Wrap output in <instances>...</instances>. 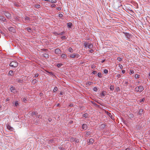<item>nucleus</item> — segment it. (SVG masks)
Segmentation results:
<instances>
[{
  "mask_svg": "<svg viewBox=\"0 0 150 150\" xmlns=\"http://www.w3.org/2000/svg\"><path fill=\"white\" fill-rule=\"evenodd\" d=\"M135 91L137 92H141L144 90V87L142 86H137L135 88Z\"/></svg>",
  "mask_w": 150,
  "mask_h": 150,
  "instance_id": "nucleus-1",
  "label": "nucleus"
},
{
  "mask_svg": "<svg viewBox=\"0 0 150 150\" xmlns=\"http://www.w3.org/2000/svg\"><path fill=\"white\" fill-rule=\"evenodd\" d=\"M84 45L86 48L92 49L93 47V44L88 43L86 42L84 43Z\"/></svg>",
  "mask_w": 150,
  "mask_h": 150,
  "instance_id": "nucleus-2",
  "label": "nucleus"
},
{
  "mask_svg": "<svg viewBox=\"0 0 150 150\" xmlns=\"http://www.w3.org/2000/svg\"><path fill=\"white\" fill-rule=\"evenodd\" d=\"M79 57V55L77 53H72L69 56V58H78Z\"/></svg>",
  "mask_w": 150,
  "mask_h": 150,
  "instance_id": "nucleus-3",
  "label": "nucleus"
},
{
  "mask_svg": "<svg viewBox=\"0 0 150 150\" xmlns=\"http://www.w3.org/2000/svg\"><path fill=\"white\" fill-rule=\"evenodd\" d=\"M18 65V63L14 61L11 62L10 64V66L12 67H16Z\"/></svg>",
  "mask_w": 150,
  "mask_h": 150,
  "instance_id": "nucleus-4",
  "label": "nucleus"
},
{
  "mask_svg": "<svg viewBox=\"0 0 150 150\" xmlns=\"http://www.w3.org/2000/svg\"><path fill=\"white\" fill-rule=\"evenodd\" d=\"M4 14L8 18H11V14L8 12H5Z\"/></svg>",
  "mask_w": 150,
  "mask_h": 150,
  "instance_id": "nucleus-5",
  "label": "nucleus"
},
{
  "mask_svg": "<svg viewBox=\"0 0 150 150\" xmlns=\"http://www.w3.org/2000/svg\"><path fill=\"white\" fill-rule=\"evenodd\" d=\"M70 141L71 142H76L78 143L79 142V140L78 139H76L74 137H72L70 139Z\"/></svg>",
  "mask_w": 150,
  "mask_h": 150,
  "instance_id": "nucleus-6",
  "label": "nucleus"
},
{
  "mask_svg": "<svg viewBox=\"0 0 150 150\" xmlns=\"http://www.w3.org/2000/svg\"><path fill=\"white\" fill-rule=\"evenodd\" d=\"M55 52L56 54H61V51L59 49L57 48L55 49Z\"/></svg>",
  "mask_w": 150,
  "mask_h": 150,
  "instance_id": "nucleus-7",
  "label": "nucleus"
},
{
  "mask_svg": "<svg viewBox=\"0 0 150 150\" xmlns=\"http://www.w3.org/2000/svg\"><path fill=\"white\" fill-rule=\"evenodd\" d=\"M11 90L12 92L15 93L17 92V91L15 88L13 86L11 87Z\"/></svg>",
  "mask_w": 150,
  "mask_h": 150,
  "instance_id": "nucleus-8",
  "label": "nucleus"
},
{
  "mask_svg": "<svg viewBox=\"0 0 150 150\" xmlns=\"http://www.w3.org/2000/svg\"><path fill=\"white\" fill-rule=\"evenodd\" d=\"M9 30L13 33H15L16 32V30L13 27H10L8 28Z\"/></svg>",
  "mask_w": 150,
  "mask_h": 150,
  "instance_id": "nucleus-9",
  "label": "nucleus"
},
{
  "mask_svg": "<svg viewBox=\"0 0 150 150\" xmlns=\"http://www.w3.org/2000/svg\"><path fill=\"white\" fill-rule=\"evenodd\" d=\"M0 20L3 21H5L6 20L5 18L1 16H0Z\"/></svg>",
  "mask_w": 150,
  "mask_h": 150,
  "instance_id": "nucleus-10",
  "label": "nucleus"
},
{
  "mask_svg": "<svg viewBox=\"0 0 150 150\" xmlns=\"http://www.w3.org/2000/svg\"><path fill=\"white\" fill-rule=\"evenodd\" d=\"M123 33L125 34V35L127 38H130V35L129 33H125L124 32Z\"/></svg>",
  "mask_w": 150,
  "mask_h": 150,
  "instance_id": "nucleus-11",
  "label": "nucleus"
},
{
  "mask_svg": "<svg viewBox=\"0 0 150 150\" xmlns=\"http://www.w3.org/2000/svg\"><path fill=\"white\" fill-rule=\"evenodd\" d=\"M106 94V92L105 91H103L100 94V96L102 97L105 96Z\"/></svg>",
  "mask_w": 150,
  "mask_h": 150,
  "instance_id": "nucleus-12",
  "label": "nucleus"
},
{
  "mask_svg": "<svg viewBox=\"0 0 150 150\" xmlns=\"http://www.w3.org/2000/svg\"><path fill=\"white\" fill-rule=\"evenodd\" d=\"M16 82L18 83H22L23 80H21L20 79H17L16 80Z\"/></svg>",
  "mask_w": 150,
  "mask_h": 150,
  "instance_id": "nucleus-13",
  "label": "nucleus"
},
{
  "mask_svg": "<svg viewBox=\"0 0 150 150\" xmlns=\"http://www.w3.org/2000/svg\"><path fill=\"white\" fill-rule=\"evenodd\" d=\"M82 128L84 129H86L87 128V125L86 124H83L82 126Z\"/></svg>",
  "mask_w": 150,
  "mask_h": 150,
  "instance_id": "nucleus-14",
  "label": "nucleus"
},
{
  "mask_svg": "<svg viewBox=\"0 0 150 150\" xmlns=\"http://www.w3.org/2000/svg\"><path fill=\"white\" fill-rule=\"evenodd\" d=\"M61 57L62 58H66L67 57V55L65 54H62L61 55Z\"/></svg>",
  "mask_w": 150,
  "mask_h": 150,
  "instance_id": "nucleus-15",
  "label": "nucleus"
},
{
  "mask_svg": "<svg viewBox=\"0 0 150 150\" xmlns=\"http://www.w3.org/2000/svg\"><path fill=\"white\" fill-rule=\"evenodd\" d=\"M24 18L25 19L26 21H30V18L27 16H25Z\"/></svg>",
  "mask_w": 150,
  "mask_h": 150,
  "instance_id": "nucleus-16",
  "label": "nucleus"
},
{
  "mask_svg": "<svg viewBox=\"0 0 150 150\" xmlns=\"http://www.w3.org/2000/svg\"><path fill=\"white\" fill-rule=\"evenodd\" d=\"M37 80L36 79H34L32 80L31 82L33 84H34L37 83Z\"/></svg>",
  "mask_w": 150,
  "mask_h": 150,
  "instance_id": "nucleus-17",
  "label": "nucleus"
},
{
  "mask_svg": "<svg viewBox=\"0 0 150 150\" xmlns=\"http://www.w3.org/2000/svg\"><path fill=\"white\" fill-rule=\"evenodd\" d=\"M145 100V98H143L142 99H140L138 100V102L139 103H142L143 102H144V101Z\"/></svg>",
  "mask_w": 150,
  "mask_h": 150,
  "instance_id": "nucleus-18",
  "label": "nucleus"
},
{
  "mask_svg": "<svg viewBox=\"0 0 150 150\" xmlns=\"http://www.w3.org/2000/svg\"><path fill=\"white\" fill-rule=\"evenodd\" d=\"M94 142V140L93 139H89L88 143L90 144H92Z\"/></svg>",
  "mask_w": 150,
  "mask_h": 150,
  "instance_id": "nucleus-19",
  "label": "nucleus"
},
{
  "mask_svg": "<svg viewBox=\"0 0 150 150\" xmlns=\"http://www.w3.org/2000/svg\"><path fill=\"white\" fill-rule=\"evenodd\" d=\"M7 128L10 130H12L13 129V127H11V126H10L9 125H8L7 126Z\"/></svg>",
  "mask_w": 150,
  "mask_h": 150,
  "instance_id": "nucleus-20",
  "label": "nucleus"
},
{
  "mask_svg": "<svg viewBox=\"0 0 150 150\" xmlns=\"http://www.w3.org/2000/svg\"><path fill=\"white\" fill-rule=\"evenodd\" d=\"M13 74V71L12 70H10L9 71L8 73V75H12Z\"/></svg>",
  "mask_w": 150,
  "mask_h": 150,
  "instance_id": "nucleus-21",
  "label": "nucleus"
},
{
  "mask_svg": "<svg viewBox=\"0 0 150 150\" xmlns=\"http://www.w3.org/2000/svg\"><path fill=\"white\" fill-rule=\"evenodd\" d=\"M43 56L46 58H48L49 57V55L47 54V53H44L43 54Z\"/></svg>",
  "mask_w": 150,
  "mask_h": 150,
  "instance_id": "nucleus-22",
  "label": "nucleus"
},
{
  "mask_svg": "<svg viewBox=\"0 0 150 150\" xmlns=\"http://www.w3.org/2000/svg\"><path fill=\"white\" fill-rule=\"evenodd\" d=\"M69 51L71 52H74L73 49L71 47H69L68 49Z\"/></svg>",
  "mask_w": 150,
  "mask_h": 150,
  "instance_id": "nucleus-23",
  "label": "nucleus"
},
{
  "mask_svg": "<svg viewBox=\"0 0 150 150\" xmlns=\"http://www.w3.org/2000/svg\"><path fill=\"white\" fill-rule=\"evenodd\" d=\"M38 113L37 112H32L30 114V115L32 116H33L34 115H36Z\"/></svg>",
  "mask_w": 150,
  "mask_h": 150,
  "instance_id": "nucleus-24",
  "label": "nucleus"
},
{
  "mask_svg": "<svg viewBox=\"0 0 150 150\" xmlns=\"http://www.w3.org/2000/svg\"><path fill=\"white\" fill-rule=\"evenodd\" d=\"M93 84V82H87L86 84L88 86H90Z\"/></svg>",
  "mask_w": 150,
  "mask_h": 150,
  "instance_id": "nucleus-25",
  "label": "nucleus"
},
{
  "mask_svg": "<svg viewBox=\"0 0 150 150\" xmlns=\"http://www.w3.org/2000/svg\"><path fill=\"white\" fill-rule=\"evenodd\" d=\"M102 74L101 73L99 72L98 74V76L99 77L101 78L102 77Z\"/></svg>",
  "mask_w": 150,
  "mask_h": 150,
  "instance_id": "nucleus-26",
  "label": "nucleus"
},
{
  "mask_svg": "<svg viewBox=\"0 0 150 150\" xmlns=\"http://www.w3.org/2000/svg\"><path fill=\"white\" fill-rule=\"evenodd\" d=\"M56 0H50V2L52 3H55L56 2Z\"/></svg>",
  "mask_w": 150,
  "mask_h": 150,
  "instance_id": "nucleus-27",
  "label": "nucleus"
},
{
  "mask_svg": "<svg viewBox=\"0 0 150 150\" xmlns=\"http://www.w3.org/2000/svg\"><path fill=\"white\" fill-rule=\"evenodd\" d=\"M140 76L138 74H136L135 75V77L136 79H138L139 78Z\"/></svg>",
  "mask_w": 150,
  "mask_h": 150,
  "instance_id": "nucleus-28",
  "label": "nucleus"
},
{
  "mask_svg": "<svg viewBox=\"0 0 150 150\" xmlns=\"http://www.w3.org/2000/svg\"><path fill=\"white\" fill-rule=\"evenodd\" d=\"M143 110L142 109H141L140 110L139 112V114H142L143 113Z\"/></svg>",
  "mask_w": 150,
  "mask_h": 150,
  "instance_id": "nucleus-29",
  "label": "nucleus"
},
{
  "mask_svg": "<svg viewBox=\"0 0 150 150\" xmlns=\"http://www.w3.org/2000/svg\"><path fill=\"white\" fill-rule=\"evenodd\" d=\"M35 6L36 8H39L40 7V6L39 4H36L35 5Z\"/></svg>",
  "mask_w": 150,
  "mask_h": 150,
  "instance_id": "nucleus-30",
  "label": "nucleus"
},
{
  "mask_svg": "<svg viewBox=\"0 0 150 150\" xmlns=\"http://www.w3.org/2000/svg\"><path fill=\"white\" fill-rule=\"evenodd\" d=\"M91 132H88L86 133V136H88L91 134Z\"/></svg>",
  "mask_w": 150,
  "mask_h": 150,
  "instance_id": "nucleus-31",
  "label": "nucleus"
},
{
  "mask_svg": "<svg viewBox=\"0 0 150 150\" xmlns=\"http://www.w3.org/2000/svg\"><path fill=\"white\" fill-rule=\"evenodd\" d=\"M26 29L29 32H31V29L30 28H26Z\"/></svg>",
  "mask_w": 150,
  "mask_h": 150,
  "instance_id": "nucleus-32",
  "label": "nucleus"
},
{
  "mask_svg": "<svg viewBox=\"0 0 150 150\" xmlns=\"http://www.w3.org/2000/svg\"><path fill=\"white\" fill-rule=\"evenodd\" d=\"M134 71L133 70L131 69L130 70V72L129 73L130 74H134Z\"/></svg>",
  "mask_w": 150,
  "mask_h": 150,
  "instance_id": "nucleus-33",
  "label": "nucleus"
},
{
  "mask_svg": "<svg viewBox=\"0 0 150 150\" xmlns=\"http://www.w3.org/2000/svg\"><path fill=\"white\" fill-rule=\"evenodd\" d=\"M72 25V24L71 23H67V25H68V27H69V28H70L71 27V26Z\"/></svg>",
  "mask_w": 150,
  "mask_h": 150,
  "instance_id": "nucleus-34",
  "label": "nucleus"
},
{
  "mask_svg": "<svg viewBox=\"0 0 150 150\" xmlns=\"http://www.w3.org/2000/svg\"><path fill=\"white\" fill-rule=\"evenodd\" d=\"M110 89L111 90H113L114 89V86H110Z\"/></svg>",
  "mask_w": 150,
  "mask_h": 150,
  "instance_id": "nucleus-35",
  "label": "nucleus"
},
{
  "mask_svg": "<svg viewBox=\"0 0 150 150\" xmlns=\"http://www.w3.org/2000/svg\"><path fill=\"white\" fill-rule=\"evenodd\" d=\"M57 87H55L54 88V89H53V92H55L57 91Z\"/></svg>",
  "mask_w": 150,
  "mask_h": 150,
  "instance_id": "nucleus-36",
  "label": "nucleus"
},
{
  "mask_svg": "<svg viewBox=\"0 0 150 150\" xmlns=\"http://www.w3.org/2000/svg\"><path fill=\"white\" fill-rule=\"evenodd\" d=\"M93 90L94 91H95V92H96V91H97V90H98L97 88V87H94L93 88Z\"/></svg>",
  "mask_w": 150,
  "mask_h": 150,
  "instance_id": "nucleus-37",
  "label": "nucleus"
},
{
  "mask_svg": "<svg viewBox=\"0 0 150 150\" xmlns=\"http://www.w3.org/2000/svg\"><path fill=\"white\" fill-rule=\"evenodd\" d=\"M105 126V125L104 124H102L100 125V127L101 128H104Z\"/></svg>",
  "mask_w": 150,
  "mask_h": 150,
  "instance_id": "nucleus-38",
  "label": "nucleus"
},
{
  "mask_svg": "<svg viewBox=\"0 0 150 150\" xmlns=\"http://www.w3.org/2000/svg\"><path fill=\"white\" fill-rule=\"evenodd\" d=\"M108 72V71L107 69H105L104 70V73L105 74H107Z\"/></svg>",
  "mask_w": 150,
  "mask_h": 150,
  "instance_id": "nucleus-39",
  "label": "nucleus"
},
{
  "mask_svg": "<svg viewBox=\"0 0 150 150\" xmlns=\"http://www.w3.org/2000/svg\"><path fill=\"white\" fill-rule=\"evenodd\" d=\"M65 33V32H62L60 33H59L58 35H62L64 34Z\"/></svg>",
  "mask_w": 150,
  "mask_h": 150,
  "instance_id": "nucleus-40",
  "label": "nucleus"
},
{
  "mask_svg": "<svg viewBox=\"0 0 150 150\" xmlns=\"http://www.w3.org/2000/svg\"><path fill=\"white\" fill-rule=\"evenodd\" d=\"M129 117H130V118H133L134 117V115L132 114H130L129 115Z\"/></svg>",
  "mask_w": 150,
  "mask_h": 150,
  "instance_id": "nucleus-41",
  "label": "nucleus"
},
{
  "mask_svg": "<svg viewBox=\"0 0 150 150\" xmlns=\"http://www.w3.org/2000/svg\"><path fill=\"white\" fill-rule=\"evenodd\" d=\"M87 116H88V114L86 113L84 114L83 115V116L85 117H87Z\"/></svg>",
  "mask_w": 150,
  "mask_h": 150,
  "instance_id": "nucleus-42",
  "label": "nucleus"
},
{
  "mask_svg": "<svg viewBox=\"0 0 150 150\" xmlns=\"http://www.w3.org/2000/svg\"><path fill=\"white\" fill-rule=\"evenodd\" d=\"M117 59L118 61H122V59L120 57H118L117 58Z\"/></svg>",
  "mask_w": 150,
  "mask_h": 150,
  "instance_id": "nucleus-43",
  "label": "nucleus"
},
{
  "mask_svg": "<svg viewBox=\"0 0 150 150\" xmlns=\"http://www.w3.org/2000/svg\"><path fill=\"white\" fill-rule=\"evenodd\" d=\"M96 67V66L95 65H93L91 66V68L92 69H94Z\"/></svg>",
  "mask_w": 150,
  "mask_h": 150,
  "instance_id": "nucleus-44",
  "label": "nucleus"
},
{
  "mask_svg": "<svg viewBox=\"0 0 150 150\" xmlns=\"http://www.w3.org/2000/svg\"><path fill=\"white\" fill-rule=\"evenodd\" d=\"M62 65V64H57V66L59 67L61 66Z\"/></svg>",
  "mask_w": 150,
  "mask_h": 150,
  "instance_id": "nucleus-45",
  "label": "nucleus"
},
{
  "mask_svg": "<svg viewBox=\"0 0 150 150\" xmlns=\"http://www.w3.org/2000/svg\"><path fill=\"white\" fill-rule=\"evenodd\" d=\"M55 6L56 5L55 4H53L51 5V7L52 8L55 7Z\"/></svg>",
  "mask_w": 150,
  "mask_h": 150,
  "instance_id": "nucleus-46",
  "label": "nucleus"
},
{
  "mask_svg": "<svg viewBox=\"0 0 150 150\" xmlns=\"http://www.w3.org/2000/svg\"><path fill=\"white\" fill-rule=\"evenodd\" d=\"M59 17H62L63 16V15L61 13L59 14Z\"/></svg>",
  "mask_w": 150,
  "mask_h": 150,
  "instance_id": "nucleus-47",
  "label": "nucleus"
},
{
  "mask_svg": "<svg viewBox=\"0 0 150 150\" xmlns=\"http://www.w3.org/2000/svg\"><path fill=\"white\" fill-rule=\"evenodd\" d=\"M61 38L62 39H65L66 38V36H62V37H61Z\"/></svg>",
  "mask_w": 150,
  "mask_h": 150,
  "instance_id": "nucleus-48",
  "label": "nucleus"
},
{
  "mask_svg": "<svg viewBox=\"0 0 150 150\" xmlns=\"http://www.w3.org/2000/svg\"><path fill=\"white\" fill-rule=\"evenodd\" d=\"M121 76V75L120 74H118L117 75V77L118 78H119Z\"/></svg>",
  "mask_w": 150,
  "mask_h": 150,
  "instance_id": "nucleus-49",
  "label": "nucleus"
},
{
  "mask_svg": "<svg viewBox=\"0 0 150 150\" xmlns=\"http://www.w3.org/2000/svg\"><path fill=\"white\" fill-rule=\"evenodd\" d=\"M119 66L120 69H122L123 68V66L121 64H119Z\"/></svg>",
  "mask_w": 150,
  "mask_h": 150,
  "instance_id": "nucleus-50",
  "label": "nucleus"
},
{
  "mask_svg": "<svg viewBox=\"0 0 150 150\" xmlns=\"http://www.w3.org/2000/svg\"><path fill=\"white\" fill-rule=\"evenodd\" d=\"M23 101L24 103H26L27 101V100L25 98H24L23 99Z\"/></svg>",
  "mask_w": 150,
  "mask_h": 150,
  "instance_id": "nucleus-51",
  "label": "nucleus"
},
{
  "mask_svg": "<svg viewBox=\"0 0 150 150\" xmlns=\"http://www.w3.org/2000/svg\"><path fill=\"white\" fill-rule=\"evenodd\" d=\"M38 76H39V74H36L35 75V76H34V77H38Z\"/></svg>",
  "mask_w": 150,
  "mask_h": 150,
  "instance_id": "nucleus-52",
  "label": "nucleus"
},
{
  "mask_svg": "<svg viewBox=\"0 0 150 150\" xmlns=\"http://www.w3.org/2000/svg\"><path fill=\"white\" fill-rule=\"evenodd\" d=\"M118 3H119L120 4L119 5H118V7H120V6H122V5L120 4H121V2H120V1H118Z\"/></svg>",
  "mask_w": 150,
  "mask_h": 150,
  "instance_id": "nucleus-53",
  "label": "nucleus"
},
{
  "mask_svg": "<svg viewBox=\"0 0 150 150\" xmlns=\"http://www.w3.org/2000/svg\"><path fill=\"white\" fill-rule=\"evenodd\" d=\"M92 73L93 74H96L97 73V72L96 71H93V72Z\"/></svg>",
  "mask_w": 150,
  "mask_h": 150,
  "instance_id": "nucleus-54",
  "label": "nucleus"
},
{
  "mask_svg": "<svg viewBox=\"0 0 150 150\" xmlns=\"http://www.w3.org/2000/svg\"><path fill=\"white\" fill-rule=\"evenodd\" d=\"M54 33L55 35L57 36V35H58L59 33H58L57 32H54Z\"/></svg>",
  "mask_w": 150,
  "mask_h": 150,
  "instance_id": "nucleus-55",
  "label": "nucleus"
},
{
  "mask_svg": "<svg viewBox=\"0 0 150 150\" xmlns=\"http://www.w3.org/2000/svg\"><path fill=\"white\" fill-rule=\"evenodd\" d=\"M63 94V93L62 92H60V96L62 95Z\"/></svg>",
  "mask_w": 150,
  "mask_h": 150,
  "instance_id": "nucleus-56",
  "label": "nucleus"
},
{
  "mask_svg": "<svg viewBox=\"0 0 150 150\" xmlns=\"http://www.w3.org/2000/svg\"><path fill=\"white\" fill-rule=\"evenodd\" d=\"M122 73L123 74H124L125 73V71L124 70H123L122 71Z\"/></svg>",
  "mask_w": 150,
  "mask_h": 150,
  "instance_id": "nucleus-57",
  "label": "nucleus"
},
{
  "mask_svg": "<svg viewBox=\"0 0 150 150\" xmlns=\"http://www.w3.org/2000/svg\"><path fill=\"white\" fill-rule=\"evenodd\" d=\"M94 52L93 50L91 49L90 50V52L91 53H92Z\"/></svg>",
  "mask_w": 150,
  "mask_h": 150,
  "instance_id": "nucleus-58",
  "label": "nucleus"
},
{
  "mask_svg": "<svg viewBox=\"0 0 150 150\" xmlns=\"http://www.w3.org/2000/svg\"><path fill=\"white\" fill-rule=\"evenodd\" d=\"M61 9V8L60 7H58L57 8V9L58 11L60 10Z\"/></svg>",
  "mask_w": 150,
  "mask_h": 150,
  "instance_id": "nucleus-59",
  "label": "nucleus"
},
{
  "mask_svg": "<svg viewBox=\"0 0 150 150\" xmlns=\"http://www.w3.org/2000/svg\"><path fill=\"white\" fill-rule=\"evenodd\" d=\"M95 105V106H96L98 107H99V105H98L96 103V104H94Z\"/></svg>",
  "mask_w": 150,
  "mask_h": 150,
  "instance_id": "nucleus-60",
  "label": "nucleus"
},
{
  "mask_svg": "<svg viewBox=\"0 0 150 150\" xmlns=\"http://www.w3.org/2000/svg\"><path fill=\"white\" fill-rule=\"evenodd\" d=\"M125 150H132V149L129 148H127Z\"/></svg>",
  "mask_w": 150,
  "mask_h": 150,
  "instance_id": "nucleus-61",
  "label": "nucleus"
},
{
  "mask_svg": "<svg viewBox=\"0 0 150 150\" xmlns=\"http://www.w3.org/2000/svg\"><path fill=\"white\" fill-rule=\"evenodd\" d=\"M37 117L38 118H40L41 117V116L40 115H39L38 116H37Z\"/></svg>",
  "mask_w": 150,
  "mask_h": 150,
  "instance_id": "nucleus-62",
  "label": "nucleus"
},
{
  "mask_svg": "<svg viewBox=\"0 0 150 150\" xmlns=\"http://www.w3.org/2000/svg\"><path fill=\"white\" fill-rule=\"evenodd\" d=\"M9 100V99L8 98L6 100V102L7 101H8Z\"/></svg>",
  "mask_w": 150,
  "mask_h": 150,
  "instance_id": "nucleus-63",
  "label": "nucleus"
},
{
  "mask_svg": "<svg viewBox=\"0 0 150 150\" xmlns=\"http://www.w3.org/2000/svg\"><path fill=\"white\" fill-rule=\"evenodd\" d=\"M105 59H104V60H102V61L101 62V63H103V62H105Z\"/></svg>",
  "mask_w": 150,
  "mask_h": 150,
  "instance_id": "nucleus-64",
  "label": "nucleus"
}]
</instances>
